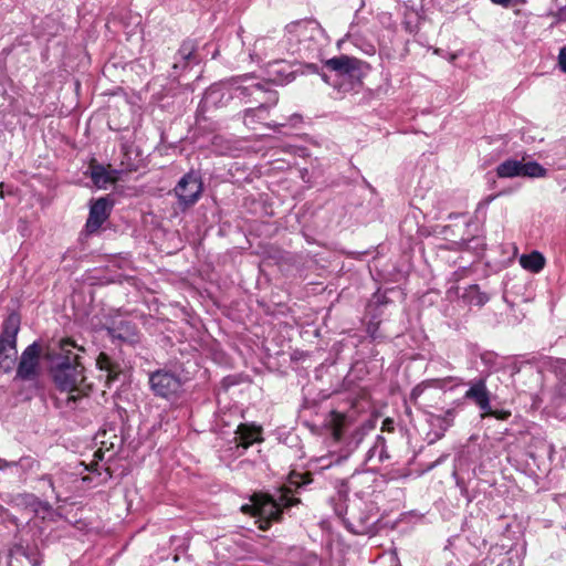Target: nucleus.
I'll return each instance as SVG.
<instances>
[{"label":"nucleus","mask_w":566,"mask_h":566,"mask_svg":"<svg viewBox=\"0 0 566 566\" xmlns=\"http://www.w3.org/2000/svg\"><path fill=\"white\" fill-rule=\"evenodd\" d=\"M74 349L84 352V348L77 346L74 340L64 338L48 355L53 380L59 389L69 392V402H76L91 391V385L85 382L80 355L74 353Z\"/></svg>","instance_id":"1"},{"label":"nucleus","mask_w":566,"mask_h":566,"mask_svg":"<svg viewBox=\"0 0 566 566\" xmlns=\"http://www.w3.org/2000/svg\"><path fill=\"white\" fill-rule=\"evenodd\" d=\"M311 473L293 472L289 478V486L277 492L275 496L266 494L254 495L251 505L242 506L244 512H251L260 518V528L266 530L272 522L281 518L282 512L300 503V499L295 497L293 490L298 491L312 483Z\"/></svg>","instance_id":"2"},{"label":"nucleus","mask_w":566,"mask_h":566,"mask_svg":"<svg viewBox=\"0 0 566 566\" xmlns=\"http://www.w3.org/2000/svg\"><path fill=\"white\" fill-rule=\"evenodd\" d=\"M322 36L323 30L315 21L300 20L286 25L281 45L301 59H312L321 51Z\"/></svg>","instance_id":"3"},{"label":"nucleus","mask_w":566,"mask_h":566,"mask_svg":"<svg viewBox=\"0 0 566 566\" xmlns=\"http://www.w3.org/2000/svg\"><path fill=\"white\" fill-rule=\"evenodd\" d=\"M179 85L190 87L191 82L200 78L202 56L198 52V44L195 40L184 41L179 49Z\"/></svg>","instance_id":"4"},{"label":"nucleus","mask_w":566,"mask_h":566,"mask_svg":"<svg viewBox=\"0 0 566 566\" xmlns=\"http://www.w3.org/2000/svg\"><path fill=\"white\" fill-rule=\"evenodd\" d=\"M20 329V316L11 313L3 322L2 334L0 336V365L6 370L11 368L17 356V335Z\"/></svg>","instance_id":"5"},{"label":"nucleus","mask_w":566,"mask_h":566,"mask_svg":"<svg viewBox=\"0 0 566 566\" xmlns=\"http://www.w3.org/2000/svg\"><path fill=\"white\" fill-rule=\"evenodd\" d=\"M40 346L38 343L29 345L22 353L17 368V378L34 380L39 375Z\"/></svg>","instance_id":"6"},{"label":"nucleus","mask_w":566,"mask_h":566,"mask_svg":"<svg viewBox=\"0 0 566 566\" xmlns=\"http://www.w3.org/2000/svg\"><path fill=\"white\" fill-rule=\"evenodd\" d=\"M489 373L471 380L463 398L474 402L482 412H491V392L486 387Z\"/></svg>","instance_id":"7"},{"label":"nucleus","mask_w":566,"mask_h":566,"mask_svg":"<svg viewBox=\"0 0 566 566\" xmlns=\"http://www.w3.org/2000/svg\"><path fill=\"white\" fill-rule=\"evenodd\" d=\"M233 99L241 103L258 102L261 98L259 95L264 93V85L259 82H253L251 78H233L230 80Z\"/></svg>","instance_id":"8"},{"label":"nucleus","mask_w":566,"mask_h":566,"mask_svg":"<svg viewBox=\"0 0 566 566\" xmlns=\"http://www.w3.org/2000/svg\"><path fill=\"white\" fill-rule=\"evenodd\" d=\"M179 205L189 206L195 203L201 196L202 181L200 176L191 171L179 179Z\"/></svg>","instance_id":"9"},{"label":"nucleus","mask_w":566,"mask_h":566,"mask_svg":"<svg viewBox=\"0 0 566 566\" xmlns=\"http://www.w3.org/2000/svg\"><path fill=\"white\" fill-rule=\"evenodd\" d=\"M155 395L163 398L174 397L177 392V376L169 370H157L149 376Z\"/></svg>","instance_id":"10"},{"label":"nucleus","mask_w":566,"mask_h":566,"mask_svg":"<svg viewBox=\"0 0 566 566\" xmlns=\"http://www.w3.org/2000/svg\"><path fill=\"white\" fill-rule=\"evenodd\" d=\"M232 99L233 95L231 90V83L230 81H228L211 85L206 91L202 98V103L203 107L218 108L227 106Z\"/></svg>","instance_id":"11"},{"label":"nucleus","mask_w":566,"mask_h":566,"mask_svg":"<svg viewBox=\"0 0 566 566\" xmlns=\"http://www.w3.org/2000/svg\"><path fill=\"white\" fill-rule=\"evenodd\" d=\"M363 62L356 57L342 54L325 62V67L338 76L356 77L360 74Z\"/></svg>","instance_id":"12"},{"label":"nucleus","mask_w":566,"mask_h":566,"mask_svg":"<svg viewBox=\"0 0 566 566\" xmlns=\"http://www.w3.org/2000/svg\"><path fill=\"white\" fill-rule=\"evenodd\" d=\"M234 449L235 455L240 457L254 442L262 441V428L255 424L241 423L235 430Z\"/></svg>","instance_id":"13"},{"label":"nucleus","mask_w":566,"mask_h":566,"mask_svg":"<svg viewBox=\"0 0 566 566\" xmlns=\"http://www.w3.org/2000/svg\"><path fill=\"white\" fill-rule=\"evenodd\" d=\"M111 212V205L106 198L97 199L90 208L85 229L87 233H95L107 220Z\"/></svg>","instance_id":"14"},{"label":"nucleus","mask_w":566,"mask_h":566,"mask_svg":"<svg viewBox=\"0 0 566 566\" xmlns=\"http://www.w3.org/2000/svg\"><path fill=\"white\" fill-rule=\"evenodd\" d=\"M554 371L558 382L552 394V403L555 408H560L566 403V359L557 360L554 366Z\"/></svg>","instance_id":"15"},{"label":"nucleus","mask_w":566,"mask_h":566,"mask_svg":"<svg viewBox=\"0 0 566 566\" xmlns=\"http://www.w3.org/2000/svg\"><path fill=\"white\" fill-rule=\"evenodd\" d=\"M96 366L101 371L106 374V386L109 388L112 384L118 380L123 374L122 365L112 359L107 354L101 353L96 359Z\"/></svg>","instance_id":"16"},{"label":"nucleus","mask_w":566,"mask_h":566,"mask_svg":"<svg viewBox=\"0 0 566 566\" xmlns=\"http://www.w3.org/2000/svg\"><path fill=\"white\" fill-rule=\"evenodd\" d=\"M345 526L354 534H365L374 525L373 517L367 513H357L353 509L348 518H344Z\"/></svg>","instance_id":"17"},{"label":"nucleus","mask_w":566,"mask_h":566,"mask_svg":"<svg viewBox=\"0 0 566 566\" xmlns=\"http://www.w3.org/2000/svg\"><path fill=\"white\" fill-rule=\"evenodd\" d=\"M269 103L261 102L256 107H249L242 113V120L249 129H255L259 124H262L269 117Z\"/></svg>","instance_id":"18"},{"label":"nucleus","mask_w":566,"mask_h":566,"mask_svg":"<svg viewBox=\"0 0 566 566\" xmlns=\"http://www.w3.org/2000/svg\"><path fill=\"white\" fill-rule=\"evenodd\" d=\"M269 81L274 83L275 85H284L294 80V74L291 71L286 70L285 65H282L280 62L275 61L270 64L268 70Z\"/></svg>","instance_id":"19"},{"label":"nucleus","mask_w":566,"mask_h":566,"mask_svg":"<svg viewBox=\"0 0 566 566\" xmlns=\"http://www.w3.org/2000/svg\"><path fill=\"white\" fill-rule=\"evenodd\" d=\"M91 179L94 185L101 189H106L109 185L116 181L115 171H108L101 165L91 167Z\"/></svg>","instance_id":"20"},{"label":"nucleus","mask_w":566,"mask_h":566,"mask_svg":"<svg viewBox=\"0 0 566 566\" xmlns=\"http://www.w3.org/2000/svg\"><path fill=\"white\" fill-rule=\"evenodd\" d=\"M449 381H455V386H460V385L464 384L463 380L458 377H447L443 379L426 380L412 388V390L410 392V399L412 401H416L424 392V390L428 387L432 386V387L441 388L443 384L449 382Z\"/></svg>","instance_id":"21"},{"label":"nucleus","mask_w":566,"mask_h":566,"mask_svg":"<svg viewBox=\"0 0 566 566\" xmlns=\"http://www.w3.org/2000/svg\"><path fill=\"white\" fill-rule=\"evenodd\" d=\"M520 264L523 269L532 273H538L545 266V258L541 252L533 251L528 254H522L520 256Z\"/></svg>","instance_id":"22"},{"label":"nucleus","mask_w":566,"mask_h":566,"mask_svg":"<svg viewBox=\"0 0 566 566\" xmlns=\"http://www.w3.org/2000/svg\"><path fill=\"white\" fill-rule=\"evenodd\" d=\"M389 458L390 457L387 451L386 439L380 434L376 436L374 444L369 448L366 454V460L373 461L377 459L378 463H382Z\"/></svg>","instance_id":"23"},{"label":"nucleus","mask_w":566,"mask_h":566,"mask_svg":"<svg viewBox=\"0 0 566 566\" xmlns=\"http://www.w3.org/2000/svg\"><path fill=\"white\" fill-rule=\"evenodd\" d=\"M522 160L506 159L496 167V175L500 178L521 177Z\"/></svg>","instance_id":"24"},{"label":"nucleus","mask_w":566,"mask_h":566,"mask_svg":"<svg viewBox=\"0 0 566 566\" xmlns=\"http://www.w3.org/2000/svg\"><path fill=\"white\" fill-rule=\"evenodd\" d=\"M15 465L13 476L22 479L29 472L36 471L40 463L33 457L25 455L15 461Z\"/></svg>","instance_id":"25"},{"label":"nucleus","mask_w":566,"mask_h":566,"mask_svg":"<svg viewBox=\"0 0 566 566\" xmlns=\"http://www.w3.org/2000/svg\"><path fill=\"white\" fill-rule=\"evenodd\" d=\"M429 423L431 427V431L428 433L429 442L433 443L437 440H440L448 429V427L442 419H440L437 415H430L429 417Z\"/></svg>","instance_id":"26"},{"label":"nucleus","mask_w":566,"mask_h":566,"mask_svg":"<svg viewBox=\"0 0 566 566\" xmlns=\"http://www.w3.org/2000/svg\"><path fill=\"white\" fill-rule=\"evenodd\" d=\"M463 298L470 304L475 306H483L489 297L485 293L481 292L478 285H470L464 294Z\"/></svg>","instance_id":"27"},{"label":"nucleus","mask_w":566,"mask_h":566,"mask_svg":"<svg viewBox=\"0 0 566 566\" xmlns=\"http://www.w3.org/2000/svg\"><path fill=\"white\" fill-rule=\"evenodd\" d=\"M546 175H547V169L544 168L537 161L524 163L522 160L521 177L543 178V177H546Z\"/></svg>","instance_id":"28"},{"label":"nucleus","mask_w":566,"mask_h":566,"mask_svg":"<svg viewBox=\"0 0 566 566\" xmlns=\"http://www.w3.org/2000/svg\"><path fill=\"white\" fill-rule=\"evenodd\" d=\"M335 514L344 522V518H348V505L346 500L338 495L336 499H332Z\"/></svg>","instance_id":"29"},{"label":"nucleus","mask_w":566,"mask_h":566,"mask_svg":"<svg viewBox=\"0 0 566 566\" xmlns=\"http://www.w3.org/2000/svg\"><path fill=\"white\" fill-rule=\"evenodd\" d=\"M480 359L482 364L488 368V373L490 374L491 370L496 369L497 367V355L494 352L491 350H484L480 354Z\"/></svg>","instance_id":"30"},{"label":"nucleus","mask_w":566,"mask_h":566,"mask_svg":"<svg viewBox=\"0 0 566 566\" xmlns=\"http://www.w3.org/2000/svg\"><path fill=\"white\" fill-rule=\"evenodd\" d=\"M15 503H17V505H23L25 507H30L33 512L36 511V507L40 504L38 497L34 496L33 494L19 495L15 499Z\"/></svg>","instance_id":"31"},{"label":"nucleus","mask_w":566,"mask_h":566,"mask_svg":"<svg viewBox=\"0 0 566 566\" xmlns=\"http://www.w3.org/2000/svg\"><path fill=\"white\" fill-rule=\"evenodd\" d=\"M380 321L374 316L367 324L366 332L373 340L382 339L384 335L379 333Z\"/></svg>","instance_id":"32"},{"label":"nucleus","mask_w":566,"mask_h":566,"mask_svg":"<svg viewBox=\"0 0 566 566\" xmlns=\"http://www.w3.org/2000/svg\"><path fill=\"white\" fill-rule=\"evenodd\" d=\"M263 85H264V93L259 95V97L262 99L258 101V103L260 104L261 102L266 101L269 103V109H270L272 106L276 105V103L279 101V95H277L276 91L268 88L265 84H263Z\"/></svg>","instance_id":"33"},{"label":"nucleus","mask_w":566,"mask_h":566,"mask_svg":"<svg viewBox=\"0 0 566 566\" xmlns=\"http://www.w3.org/2000/svg\"><path fill=\"white\" fill-rule=\"evenodd\" d=\"M273 45V40L269 38L258 39L253 45V53L251 57L255 56L256 59H261V51L266 46Z\"/></svg>","instance_id":"34"},{"label":"nucleus","mask_w":566,"mask_h":566,"mask_svg":"<svg viewBox=\"0 0 566 566\" xmlns=\"http://www.w3.org/2000/svg\"><path fill=\"white\" fill-rule=\"evenodd\" d=\"M440 419L443 420V422L448 426V427H452L453 426V421H454V418L457 416V411L454 408H450V409H447L441 415H437Z\"/></svg>","instance_id":"35"},{"label":"nucleus","mask_w":566,"mask_h":566,"mask_svg":"<svg viewBox=\"0 0 566 566\" xmlns=\"http://www.w3.org/2000/svg\"><path fill=\"white\" fill-rule=\"evenodd\" d=\"M482 416H491L499 420H506L511 416V412L507 410H493L491 408V412H482Z\"/></svg>","instance_id":"36"},{"label":"nucleus","mask_w":566,"mask_h":566,"mask_svg":"<svg viewBox=\"0 0 566 566\" xmlns=\"http://www.w3.org/2000/svg\"><path fill=\"white\" fill-rule=\"evenodd\" d=\"M15 467V461H7L4 459H0V471L8 472L13 476Z\"/></svg>","instance_id":"37"},{"label":"nucleus","mask_w":566,"mask_h":566,"mask_svg":"<svg viewBox=\"0 0 566 566\" xmlns=\"http://www.w3.org/2000/svg\"><path fill=\"white\" fill-rule=\"evenodd\" d=\"M558 65H559V69L566 73V46H563L560 50H559V54H558Z\"/></svg>","instance_id":"38"},{"label":"nucleus","mask_w":566,"mask_h":566,"mask_svg":"<svg viewBox=\"0 0 566 566\" xmlns=\"http://www.w3.org/2000/svg\"><path fill=\"white\" fill-rule=\"evenodd\" d=\"M493 4L501 6L503 8H509L512 3V0H490Z\"/></svg>","instance_id":"39"},{"label":"nucleus","mask_w":566,"mask_h":566,"mask_svg":"<svg viewBox=\"0 0 566 566\" xmlns=\"http://www.w3.org/2000/svg\"><path fill=\"white\" fill-rule=\"evenodd\" d=\"M353 439L355 440V448L359 444V442L363 440V432L360 430L355 431L353 434Z\"/></svg>","instance_id":"40"},{"label":"nucleus","mask_w":566,"mask_h":566,"mask_svg":"<svg viewBox=\"0 0 566 566\" xmlns=\"http://www.w3.org/2000/svg\"><path fill=\"white\" fill-rule=\"evenodd\" d=\"M43 480L48 481L50 488L52 489L53 492H55V484H54V481L52 479L51 475H44L43 476Z\"/></svg>","instance_id":"41"},{"label":"nucleus","mask_w":566,"mask_h":566,"mask_svg":"<svg viewBox=\"0 0 566 566\" xmlns=\"http://www.w3.org/2000/svg\"><path fill=\"white\" fill-rule=\"evenodd\" d=\"M557 17L559 20L566 21V6L558 10Z\"/></svg>","instance_id":"42"},{"label":"nucleus","mask_w":566,"mask_h":566,"mask_svg":"<svg viewBox=\"0 0 566 566\" xmlns=\"http://www.w3.org/2000/svg\"><path fill=\"white\" fill-rule=\"evenodd\" d=\"M108 334L109 336H112L113 338H120V339H124L125 337L122 335V334H117L115 328H108Z\"/></svg>","instance_id":"43"},{"label":"nucleus","mask_w":566,"mask_h":566,"mask_svg":"<svg viewBox=\"0 0 566 566\" xmlns=\"http://www.w3.org/2000/svg\"><path fill=\"white\" fill-rule=\"evenodd\" d=\"M382 426L388 430H394V421L391 419H386Z\"/></svg>","instance_id":"44"},{"label":"nucleus","mask_w":566,"mask_h":566,"mask_svg":"<svg viewBox=\"0 0 566 566\" xmlns=\"http://www.w3.org/2000/svg\"><path fill=\"white\" fill-rule=\"evenodd\" d=\"M301 118H302V117H301V115H298V114H293V115L290 117V119H289V120H290L293 125H295L296 123H298V122L301 120Z\"/></svg>","instance_id":"45"},{"label":"nucleus","mask_w":566,"mask_h":566,"mask_svg":"<svg viewBox=\"0 0 566 566\" xmlns=\"http://www.w3.org/2000/svg\"><path fill=\"white\" fill-rule=\"evenodd\" d=\"M285 125H286L285 123H282V124H266V126H268L269 128H272V129H276V128H279V127H283V126H285Z\"/></svg>","instance_id":"46"},{"label":"nucleus","mask_w":566,"mask_h":566,"mask_svg":"<svg viewBox=\"0 0 566 566\" xmlns=\"http://www.w3.org/2000/svg\"><path fill=\"white\" fill-rule=\"evenodd\" d=\"M475 241V239H471V240H464L462 241V245H464L465 249H469L470 248V243Z\"/></svg>","instance_id":"47"},{"label":"nucleus","mask_w":566,"mask_h":566,"mask_svg":"<svg viewBox=\"0 0 566 566\" xmlns=\"http://www.w3.org/2000/svg\"><path fill=\"white\" fill-rule=\"evenodd\" d=\"M495 198V196H491L488 198V202L492 201Z\"/></svg>","instance_id":"48"},{"label":"nucleus","mask_w":566,"mask_h":566,"mask_svg":"<svg viewBox=\"0 0 566 566\" xmlns=\"http://www.w3.org/2000/svg\"><path fill=\"white\" fill-rule=\"evenodd\" d=\"M172 560H174V562H177V555H174V556H172Z\"/></svg>","instance_id":"49"},{"label":"nucleus","mask_w":566,"mask_h":566,"mask_svg":"<svg viewBox=\"0 0 566 566\" xmlns=\"http://www.w3.org/2000/svg\"><path fill=\"white\" fill-rule=\"evenodd\" d=\"M471 566H483L482 564H473Z\"/></svg>","instance_id":"50"},{"label":"nucleus","mask_w":566,"mask_h":566,"mask_svg":"<svg viewBox=\"0 0 566 566\" xmlns=\"http://www.w3.org/2000/svg\"><path fill=\"white\" fill-rule=\"evenodd\" d=\"M34 566H36V565H34Z\"/></svg>","instance_id":"51"}]
</instances>
